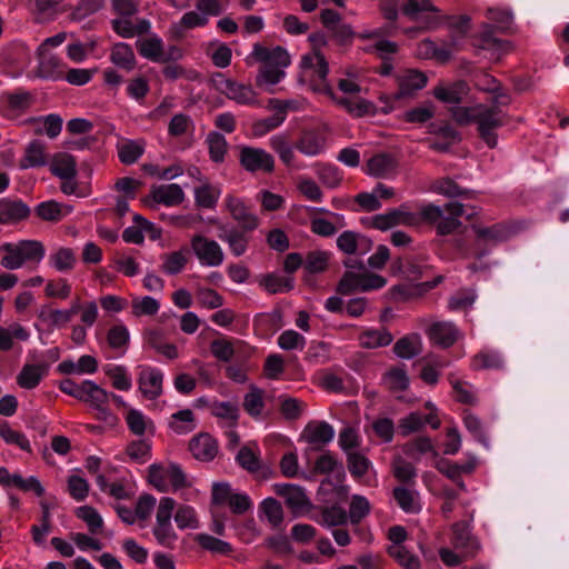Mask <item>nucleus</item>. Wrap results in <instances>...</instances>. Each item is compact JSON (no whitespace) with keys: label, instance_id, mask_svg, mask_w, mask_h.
<instances>
[{"label":"nucleus","instance_id":"obj_1","mask_svg":"<svg viewBox=\"0 0 569 569\" xmlns=\"http://www.w3.org/2000/svg\"><path fill=\"white\" fill-rule=\"evenodd\" d=\"M251 57L261 62L256 78V86L260 88L264 84H278L286 76L283 68L291 62L288 51L280 46L270 49L254 43Z\"/></svg>","mask_w":569,"mask_h":569},{"label":"nucleus","instance_id":"obj_2","mask_svg":"<svg viewBox=\"0 0 569 569\" xmlns=\"http://www.w3.org/2000/svg\"><path fill=\"white\" fill-rule=\"evenodd\" d=\"M0 249L7 253L2 258L1 264L9 270L19 269L24 263L38 266L46 254L43 244L37 240H21L18 243L6 242Z\"/></svg>","mask_w":569,"mask_h":569},{"label":"nucleus","instance_id":"obj_3","mask_svg":"<svg viewBox=\"0 0 569 569\" xmlns=\"http://www.w3.org/2000/svg\"><path fill=\"white\" fill-rule=\"evenodd\" d=\"M465 213V207L457 201H450L445 206V210L435 204H428L422 209V217L431 222L438 221L437 232L440 236H447L461 227L458 219Z\"/></svg>","mask_w":569,"mask_h":569},{"label":"nucleus","instance_id":"obj_4","mask_svg":"<svg viewBox=\"0 0 569 569\" xmlns=\"http://www.w3.org/2000/svg\"><path fill=\"white\" fill-rule=\"evenodd\" d=\"M507 114L497 106L482 107L475 112L473 123L485 143L493 149L498 143L496 130L506 124Z\"/></svg>","mask_w":569,"mask_h":569},{"label":"nucleus","instance_id":"obj_5","mask_svg":"<svg viewBox=\"0 0 569 569\" xmlns=\"http://www.w3.org/2000/svg\"><path fill=\"white\" fill-rule=\"evenodd\" d=\"M190 251L194 253L201 266L219 267L222 264L224 253L221 246L202 234H194L190 241Z\"/></svg>","mask_w":569,"mask_h":569},{"label":"nucleus","instance_id":"obj_6","mask_svg":"<svg viewBox=\"0 0 569 569\" xmlns=\"http://www.w3.org/2000/svg\"><path fill=\"white\" fill-rule=\"evenodd\" d=\"M239 162L241 167L251 173H271L274 170V158L261 148L244 146L240 149Z\"/></svg>","mask_w":569,"mask_h":569},{"label":"nucleus","instance_id":"obj_7","mask_svg":"<svg viewBox=\"0 0 569 569\" xmlns=\"http://www.w3.org/2000/svg\"><path fill=\"white\" fill-rule=\"evenodd\" d=\"M402 11L423 29H431L438 24V10L430 0H408Z\"/></svg>","mask_w":569,"mask_h":569},{"label":"nucleus","instance_id":"obj_8","mask_svg":"<svg viewBox=\"0 0 569 569\" xmlns=\"http://www.w3.org/2000/svg\"><path fill=\"white\" fill-rule=\"evenodd\" d=\"M427 336L432 346L445 350L453 346L462 333L453 322L436 321L428 327Z\"/></svg>","mask_w":569,"mask_h":569},{"label":"nucleus","instance_id":"obj_9","mask_svg":"<svg viewBox=\"0 0 569 569\" xmlns=\"http://www.w3.org/2000/svg\"><path fill=\"white\" fill-rule=\"evenodd\" d=\"M452 545L459 549L463 557L472 558L480 548L478 540L472 536L470 525L467 521L455 522L451 527Z\"/></svg>","mask_w":569,"mask_h":569},{"label":"nucleus","instance_id":"obj_10","mask_svg":"<svg viewBox=\"0 0 569 569\" xmlns=\"http://www.w3.org/2000/svg\"><path fill=\"white\" fill-rule=\"evenodd\" d=\"M274 492L284 499L286 505L293 516H299L305 509L310 507V500L300 486L291 483H276Z\"/></svg>","mask_w":569,"mask_h":569},{"label":"nucleus","instance_id":"obj_11","mask_svg":"<svg viewBox=\"0 0 569 569\" xmlns=\"http://www.w3.org/2000/svg\"><path fill=\"white\" fill-rule=\"evenodd\" d=\"M435 468L453 481L460 490L466 491L462 473H471L476 468V460L471 458L465 463H457L447 458H437Z\"/></svg>","mask_w":569,"mask_h":569},{"label":"nucleus","instance_id":"obj_12","mask_svg":"<svg viewBox=\"0 0 569 569\" xmlns=\"http://www.w3.org/2000/svg\"><path fill=\"white\" fill-rule=\"evenodd\" d=\"M30 208L20 198L0 199V224H13L30 216Z\"/></svg>","mask_w":569,"mask_h":569},{"label":"nucleus","instance_id":"obj_13","mask_svg":"<svg viewBox=\"0 0 569 569\" xmlns=\"http://www.w3.org/2000/svg\"><path fill=\"white\" fill-rule=\"evenodd\" d=\"M189 450L194 459L209 462L218 453V441L208 432H201L191 438Z\"/></svg>","mask_w":569,"mask_h":569},{"label":"nucleus","instance_id":"obj_14","mask_svg":"<svg viewBox=\"0 0 569 569\" xmlns=\"http://www.w3.org/2000/svg\"><path fill=\"white\" fill-rule=\"evenodd\" d=\"M302 437L308 443L313 446V450H322L333 439L335 430L326 421H311L306 426Z\"/></svg>","mask_w":569,"mask_h":569},{"label":"nucleus","instance_id":"obj_15","mask_svg":"<svg viewBox=\"0 0 569 569\" xmlns=\"http://www.w3.org/2000/svg\"><path fill=\"white\" fill-rule=\"evenodd\" d=\"M163 375L156 368H143L138 378L139 390L148 400H154L162 395Z\"/></svg>","mask_w":569,"mask_h":569},{"label":"nucleus","instance_id":"obj_16","mask_svg":"<svg viewBox=\"0 0 569 569\" xmlns=\"http://www.w3.org/2000/svg\"><path fill=\"white\" fill-rule=\"evenodd\" d=\"M326 136L320 130L311 129L301 132L295 143V148L308 157H315L323 152Z\"/></svg>","mask_w":569,"mask_h":569},{"label":"nucleus","instance_id":"obj_17","mask_svg":"<svg viewBox=\"0 0 569 569\" xmlns=\"http://www.w3.org/2000/svg\"><path fill=\"white\" fill-rule=\"evenodd\" d=\"M226 204L232 218L238 221V226H232L233 228L244 230L257 229L259 224L258 218L249 211L240 199L229 196L226 199Z\"/></svg>","mask_w":569,"mask_h":569},{"label":"nucleus","instance_id":"obj_18","mask_svg":"<svg viewBox=\"0 0 569 569\" xmlns=\"http://www.w3.org/2000/svg\"><path fill=\"white\" fill-rule=\"evenodd\" d=\"M150 198L158 204L174 207L183 202L184 192L178 183L152 186Z\"/></svg>","mask_w":569,"mask_h":569},{"label":"nucleus","instance_id":"obj_19","mask_svg":"<svg viewBox=\"0 0 569 569\" xmlns=\"http://www.w3.org/2000/svg\"><path fill=\"white\" fill-rule=\"evenodd\" d=\"M398 92L397 98H407L413 96L417 91L426 87L428 78L418 70H407L403 74L398 77Z\"/></svg>","mask_w":569,"mask_h":569},{"label":"nucleus","instance_id":"obj_20","mask_svg":"<svg viewBox=\"0 0 569 569\" xmlns=\"http://www.w3.org/2000/svg\"><path fill=\"white\" fill-rule=\"evenodd\" d=\"M253 230H244L241 228L223 227L222 232L219 234V239L227 242L229 248L236 257L242 256L250 241V233Z\"/></svg>","mask_w":569,"mask_h":569},{"label":"nucleus","instance_id":"obj_21","mask_svg":"<svg viewBox=\"0 0 569 569\" xmlns=\"http://www.w3.org/2000/svg\"><path fill=\"white\" fill-rule=\"evenodd\" d=\"M469 93V86L465 80H458L449 84H439L433 89L437 100L448 104H459Z\"/></svg>","mask_w":569,"mask_h":569},{"label":"nucleus","instance_id":"obj_22","mask_svg":"<svg viewBox=\"0 0 569 569\" xmlns=\"http://www.w3.org/2000/svg\"><path fill=\"white\" fill-rule=\"evenodd\" d=\"M48 369L47 363H26L17 376V383L27 390L34 389L47 376Z\"/></svg>","mask_w":569,"mask_h":569},{"label":"nucleus","instance_id":"obj_23","mask_svg":"<svg viewBox=\"0 0 569 569\" xmlns=\"http://www.w3.org/2000/svg\"><path fill=\"white\" fill-rule=\"evenodd\" d=\"M247 345L236 338L220 336L211 342L212 356H249Z\"/></svg>","mask_w":569,"mask_h":569},{"label":"nucleus","instance_id":"obj_24","mask_svg":"<svg viewBox=\"0 0 569 569\" xmlns=\"http://www.w3.org/2000/svg\"><path fill=\"white\" fill-rule=\"evenodd\" d=\"M67 64L56 56H39V74L43 79L60 81L66 73Z\"/></svg>","mask_w":569,"mask_h":569},{"label":"nucleus","instance_id":"obj_25","mask_svg":"<svg viewBox=\"0 0 569 569\" xmlns=\"http://www.w3.org/2000/svg\"><path fill=\"white\" fill-rule=\"evenodd\" d=\"M368 173L373 177L385 178L397 168V161L390 153L379 152L367 162Z\"/></svg>","mask_w":569,"mask_h":569},{"label":"nucleus","instance_id":"obj_26","mask_svg":"<svg viewBox=\"0 0 569 569\" xmlns=\"http://www.w3.org/2000/svg\"><path fill=\"white\" fill-rule=\"evenodd\" d=\"M50 171L61 180H73L77 176L76 160L71 154L57 153L50 163Z\"/></svg>","mask_w":569,"mask_h":569},{"label":"nucleus","instance_id":"obj_27","mask_svg":"<svg viewBox=\"0 0 569 569\" xmlns=\"http://www.w3.org/2000/svg\"><path fill=\"white\" fill-rule=\"evenodd\" d=\"M411 213L401 211L400 209H391L386 213L372 217L371 226L378 230H388L400 223H408L411 220Z\"/></svg>","mask_w":569,"mask_h":569},{"label":"nucleus","instance_id":"obj_28","mask_svg":"<svg viewBox=\"0 0 569 569\" xmlns=\"http://www.w3.org/2000/svg\"><path fill=\"white\" fill-rule=\"evenodd\" d=\"M402 452L415 460H419L421 455L431 452L432 457L438 458L439 453L432 445L431 438L420 436L402 446Z\"/></svg>","mask_w":569,"mask_h":569},{"label":"nucleus","instance_id":"obj_29","mask_svg":"<svg viewBox=\"0 0 569 569\" xmlns=\"http://www.w3.org/2000/svg\"><path fill=\"white\" fill-rule=\"evenodd\" d=\"M30 332L18 322H12L8 327H0V350L9 351L13 347V339L26 341Z\"/></svg>","mask_w":569,"mask_h":569},{"label":"nucleus","instance_id":"obj_30","mask_svg":"<svg viewBox=\"0 0 569 569\" xmlns=\"http://www.w3.org/2000/svg\"><path fill=\"white\" fill-rule=\"evenodd\" d=\"M110 60L117 67L131 71L136 68V57L130 44L126 42L116 43L110 53Z\"/></svg>","mask_w":569,"mask_h":569},{"label":"nucleus","instance_id":"obj_31","mask_svg":"<svg viewBox=\"0 0 569 569\" xmlns=\"http://www.w3.org/2000/svg\"><path fill=\"white\" fill-rule=\"evenodd\" d=\"M136 47L141 57L152 62L162 61L163 41L159 37L138 40Z\"/></svg>","mask_w":569,"mask_h":569},{"label":"nucleus","instance_id":"obj_32","mask_svg":"<svg viewBox=\"0 0 569 569\" xmlns=\"http://www.w3.org/2000/svg\"><path fill=\"white\" fill-rule=\"evenodd\" d=\"M146 342L161 356H177L174 345L168 340L160 329H151L146 333Z\"/></svg>","mask_w":569,"mask_h":569},{"label":"nucleus","instance_id":"obj_33","mask_svg":"<svg viewBox=\"0 0 569 569\" xmlns=\"http://www.w3.org/2000/svg\"><path fill=\"white\" fill-rule=\"evenodd\" d=\"M196 418L191 409H182L171 415L169 428L178 435H186L196 429Z\"/></svg>","mask_w":569,"mask_h":569},{"label":"nucleus","instance_id":"obj_34","mask_svg":"<svg viewBox=\"0 0 569 569\" xmlns=\"http://www.w3.org/2000/svg\"><path fill=\"white\" fill-rule=\"evenodd\" d=\"M194 541L204 550H208L216 555L229 556L233 552L232 546L219 538H216L208 533H198L194 537Z\"/></svg>","mask_w":569,"mask_h":569},{"label":"nucleus","instance_id":"obj_35","mask_svg":"<svg viewBox=\"0 0 569 569\" xmlns=\"http://www.w3.org/2000/svg\"><path fill=\"white\" fill-rule=\"evenodd\" d=\"M264 391L254 385L250 387V391L246 393L243 398V410L252 418H258L261 416L262 410L264 408L263 400Z\"/></svg>","mask_w":569,"mask_h":569},{"label":"nucleus","instance_id":"obj_36","mask_svg":"<svg viewBox=\"0 0 569 569\" xmlns=\"http://www.w3.org/2000/svg\"><path fill=\"white\" fill-rule=\"evenodd\" d=\"M371 511L369 500L360 495H353L349 505L348 521L352 526H358Z\"/></svg>","mask_w":569,"mask_h":569},{"label":"nucleus","instance_id":"obj_37","mask_svg":"<svg viewBox=\"0 0 569 569\" xmlns=\"http://www.w3.org/2000/svg\"><path fill=\"white\" fill-rule=\"evenodd\" d=\"M189 253L190 249L188 247H182L178 251L164 254V261L162 264L163 271L171 276L180 273L188 263L187 256Z\"/></svg>","mask_w":569,"mask_h":569},{"label":"nucleus","instance_id":"obj_38","mask_svg":"<svg viewBox=\"0 0 569 569\" xmlns=\"http://www.w3.org/2000/svg\"><path fill=\"white\" fill-rule=\"evenodd\" d=\"M510 232V229L502 223H496L490 227H478L476 229L477 240L490 243H497L508 239Z\"/></svg>","mask_w":569,"mask_h":569},{"label":"nucleus","instance_id":"obj_39","mask_svg":"<svg viewBox=\"0 0 569 569\" xmlns=\"http://www.w3.org/2000/svg\"><path fill=\"white\" fill-rule=\"evenodd\" d=\"M47 163V157L44 153L43 144L38 141H31L26 148L24 159L21 163V167L27 168H38L42 167Z\"/></svg>","mask_w":569,"mask_h":569},{"label":"nucleus","instance_id":"obj_40","mask_svg":"<svg viewBox=\"0 0 569 569\" xmlns=\"http://www.w3.org/2000/svg\"><path fill=\"white\" fill-rule=\"evenodd\" d=\"M360 345L368 349L385 347L392 342V335L387 330L369 329L360 335Z\"/></svg>","mask_w":569,"mask_h":569},{"label":"nucleus","instance_id":"obj_41","mask_svg":"<svg viewBox=\"0 0 569 569\" xmlns=\"http://www.w3.org/2000/svg\"><path fill=\"white\" fill-rule=\"evenodd\" d=\"M261 286L271 295L289 292L295 288V281L291 277H280L276 273H267Z\"/></svg>","mask_w":569,"mask_h":569},{"label":"nucleus","instance_id":"obj_42","mask_svg":"<svg viewBox=\"0 0 569 569\" xmlns=\"http://www.w3.org/2000/svg\"><path fill=\"white\" fill-rule=\"evenodd\" d=\"M382 382L390 391H405L409 387V377L405 369L392 367L383 373Z\"/></svg>","mask_w":569,"mask_h":569},{"label":"nucleus","instance_id":"obj_43","mask_svg":"<svg viewBox=\"0 0 569 569\" xmlns=\"http://www.w3.org/2000/svg\"><path fill=\"white\" fill-rule=\"evenodd\" d=\"M219 197L220 189L210 183H204L194 189L196 204L200 208H214L219 200Z\"/></svg>","mask_w":569,"mask_h":569},{"label":"nucleus","instance_id":"obj_44","mask_svg":"<svg viewBox=\"0 0 569 569\" xmlns=\"http://www.w3.org/2000/svg\"><path fill=\"white\" fill-rule=\"evenodd\" d=\"M388 555L393 558L402 569H420L421 562L417 556L403 546H389Z\"/></svg>","mask_w":569,"mask_h":569},{"label":"nucleus","instance_id":"obj_45","mask_svg":"<svg viewBox=\"0 0 569 569\" xmlns=\"http://www.w3.org/2000/svg\"><path fill=\"white\" fill-rule=\"evenodd\" d=\"M320 516L319 523L325 527H339L348 523L347 511L338 505L325 507Z\"/></svg>","mask_w":569,"mask_h":569},{"label":"nucleus","instance_id":"obj_46","mask_svg":"<svg viewBox=\"0 0 569 569\" xmlns=\"http://www.w3.org/2000/svg\"><path fill=\"white\" fill-rule=\"evenodd\" d=\"M392 267L411 281L420 280L423 276V266L411 258L400 257Z\"/></svg>","mask_w":569,"mask_h":569},{"label":"nucleus","instance_id":"obj_47","mask_svg":"<svg viewBox=\"0 0 569 569\" xmlns=\"http://www.w3.org/2000/svg\"><path fill=\"white\" fill-rule=\"evenodd\" d=\"M330 253L326 251L315 250L307 253L303 260V269L309 273H321L328 268Z\"/></svg>","mask_w":569,"mask_h":569},{"label":"nucleus","instance_id":"obj_48","mask_svg":"<svg viewBox=\"0 0 569 569\" xmlns=\"http://www.w3.org/2000/svg\"><path fill=\"white\" fill-rule=\"evenodd\" d=\"M209 147V156L213 162H222L228 150V143L223 134L219 132H210L207 136Z\"/></svg>","mask_w":569,"mask_h":569},{"label":"nucleus","instance_id":"obj_49","mask_svg":"<svg viewBox=\"0 0 569 569\" xmlns=\"http://www.w3.org/2000/svg\"><path fill=\"white\" fill-rule=\"evenodd\" d=\"M421 338L418 333H411L400 338L393 346L395 356H418Z\"/></svg>","mask_w":569,"mask_h":569},{"label":"nucleus","instance_id":"obj_50","mask_svg":"<svg viewBox=\"0 0 569 569\" xmlns=\"http://www.w3.org/2000/svg\"><path fill=\"white\" fill-rule=\"evenodd\" d=\"M397 505L408 513L419 512L420 506L417 503L415 492L406 487H396L392 491Z\"/></svg>","mask_w":569,"mask_h":569},{"label":"nucleus","instance_id":"obj_51","mask_svg":"<svg viewBox=\"0 0 569 569\" xmlns=\"http://www.w3.org/2000/svg\"><path fill=\"white\" fill-rule=\"evenodd\" d=\"M143 152V146L133 140H126L118 146V157L124 164L137 162Z\"/></svg>","mask_w":569,"mask_h":569},{"label":"nucleus","instance_id":"obj_52","mask_svg":"<svg viewBox=\"0 0 569 569\" xmlns=\"http://www.w3.org/2000/svg\"><path fill=\"white\" fill-rule=\"evenodd\" d=\"M227 97L240 104L252 106L256 103V93L250 86L238 83L232 80V86L227 92Z\"/></svg>","mask_w":569,"mask_h":569},{"label":"nucleus","instance_id":"obj_53","mask_svg":"<svg viewBox=\"0 0 569 569\" xmlns=\"http://www.w3.org/2000/svg\"><path fill=\"white\" fill-rule=\"evenodd\" d=\"M76 516L83 520L91 533H97L103 526V520L98 511L91 506H81L76 509Z\"/></svg>","mask_w":569,"mask_h":569},{"label":"nucleus","instance_id":"obj_54","mask_svg":"<svg viewBox=\"0 0 569 569\" xmlns=\"http://www.w3.org/2000/svg\"><path fill=\"white\" fill-rule=\"evenodd\" d=\"M0 437L7 442L17 445L21 450L31 452V446L27 437L10 428L7 421L0 422Z\"/></svg>","mask_w":569,"mask_h":569},{"label":"nucleus","instance_id":"obj_55","mask_svg":"<svg viewBox=\"0 0 569 569\" xmlns=\"http://www.w3.org/2000/svg\"><path fill=\"white\" fill-rule=\"evenodd\" d=\"M260 511L266 516L267 520L274 527L283 521V510L281 503L272 498H266L260 503Z\"/></svg>","mask_w":569,"mask_h":569},{"label":"nucleus","instance_id":"obj_56","mask_svg":"<svg viewBox=\"0 0 569 569\" xmlns=\"http://www.w3.org/2000/svg\"><path fill=\"white\" fill-rule=\"evenodd\" d=\"M362 273H356L351 270L346 271L337 286V292L342 296H349L356 291H361Z\"/></svg>","mask_w":569,"mask_h":569},{"label":"nucleus","instance_id":"obj_57","mask_svg":"<svg viewBox=\"0 0 569 569\" xmlns=\"http://www.w3.org/2000/svg\"><path fill=\"white\" fill-rule=\"evenodd\" d=\"M4 97L8 108L14 112H22L27 110L32 102L31 93L23 89H17L13 92H8Z\"/></svg>","mask_w":569,"mask_h":569},{"label":"nucleus","instance_id":"obj_58","mask_svg":"<svg viewBox=\"0 0 569 569\" xmlns=\"http://www.w3.org/2000/svg\"><path fill=\"white\" fill-rule=\"evenodd\" d=\"M423 417L420 412H410L408 416L401 418L398 422V432L402 437H408L411 433L418 432L423 428Z\"/></svg>","mask_w":569,"mask_h":569},{"label":"nucleus","instance_id":"obj_59","mask_svg":"<svg viewBox=\"0 0 569 569\" xmlns=\"http://www.w3.org/2000/svg\"><path fill=\"white\" fill-rule=\"evenodd\" d=\"M231 359L232 358H219V360L222 361L220 368L224 370V375L227 378L231 379L237 383H244L248 379V367L243 362L232 363Z\"/></svg>","mask_w":569,"mask_h":569},{"label":"nucleus","instance_id":"obj_60","mask_svg":"<svg viewBox=\"0 0 569 569\" xmlns=\"http://www.w3.org/2000/svg\"><path fill=\"white\" fill-rule=\"evenodd\" d=\"M301 66L303 68L313 69V72H315L317 79L321 83L326 82L327 76L329 72V67H328V63L323 56H321V54H317L316 57L303 56Z\"/></svg>","mask_w":569,"mask_h":569},{"label":"nucleus","instance_id":"obj_61","mask_svg":"<svg viewBox=\"0 0 569 569\" xmlns=\"http://www.w3.org/2000/svg\"><path fill=\"white\" fill-rule=\"evenodd\" d=\"M271 148L279 154L281 161L290 166L295 159L293 148L286 137L281 134L273 136L270 139Z\"/></svg>","mask_w":569,"mask_h":569},{"label":"nucleus","instance_id":"obj_62","mask_svg":"<svg viewBox=\"0 0 569 569\" xmlns=\"http://www.w3.org/2000/svg\"><path fill=\"white\" fill-rule=\"evenodd\" d=\"M347 462L351 476L357 479L363 477L370 467L369 459L359 452H348Z\"/></svg>","mask_w":569,"mask_h":569},{"label":"nucleus","instance_id":"obj_63","mask_svg":"<svg viewBox=\"0 0 569 569\" xmlns=\"http://www.w3.org/2000/svg\"><path fill=\"white\" fill-rule=\"evenodd\" d=\"M152 533L159 545L169 549H172L174 547V542L178 538L171 523H156V526L152 529Z\"/></svg>","mask_w":569,"mask_h":569},{"label":"nucleus","instance_id":"obj_64","mask_svg":"<svg viewBox=\"0 0 569 569\" xmlns=\"http://www.w3.org/2000/svg\"><path fill=\"white\" fill-rule=\"evenodd\" d=\"M50 259L53 267L60 272L71 270L76 262L74 253L70 248H60Z\"/></svg>","mask_w":569,"mask_h":569}]
</instances>
